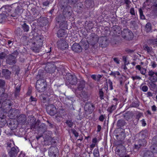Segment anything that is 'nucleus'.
<instances>
[{"mask_svg":"<svg viewBox=\"0 0 157 157\" xmlns=\"http://www.w3.org/2000/svg\"><path fill=\"white\" fill-rule=\"evenodd\" d=\"M155 73L152 70L149 71L148 72V75L149 76H150V77L154 76V75H155Z\"/></svg>","mask_w":157,"mask_h":157,"instance_id":"nucleus-40","label":"nucleus"},{"mask_svg":"<svg viewBox=\"0 0 157 157\" xmlns=\"http://www.w3.org/2000/svg\"><path fill=\"white\" fill-rule=\"evenodd\" d=\"M72 49L75 52H80L82 51V48L80 45L77 43H75L72 46Z\"/></svg>","mask_w":157,"mask_h":157,"instance_id":"nucleus-10","label":"nucleus"},{"mask_svg":"<svg viewBox=\"0 0 157 157\" xmlns=\"http://www.w3.org/2000/svg\"><path fill=\"white\" fill-rule=\"evenodd\" d=\"M47 112L51 116L54 115L56 113V109L55 106L53 105H49L47 108Z\"/></svg>","mask_w":157,"mask_h":157,"instance_id":"nucleus-7","label":"nucleus"},{"mask_svg":"<svg viewBox=\"0 0 157 157\" xmlns=\"http://www.w3.org/2000/svg\"><path fill=\"white\" fill-rule=\"evenodd\" d=\"M6 54L3 52L0 54V59H3L5 58L6 56Z\"/></svg>","mask_w":157,"mask_h":157,"instance_id":"nucleus-35","label":"nucleus"},{"mask_svg":"<svg viewBox=\"0 0 157 157\" xmlns=\"http://www.w3.org/2000/svg\"><path fill=\"white\" fill-rule=\"evenodd\" d=\"M40 98L41 100H43L44 101L46 100V98L45 97L44 95H41L40 97Z\"/></svg>","mask_w":157,"mask_h":157,"instance_id":"nucleus-53","label":"nucleus"},{"mask_svg":"<svg viewBox=\"0 0 157 157\" xmlns=\"http://www.w3.org/2000/svg\"><path fill=\"white\" fill-rule=\"evenodd\" d=\"M54 68H54L53 67H52V68L50 67V68L48 69V66L47 65L45 67V69L47 72L50 73H53L54 72Z\"/></svg>","mask_w":157,"mask_h":157,"instance_id":"nucleus-21","label":"nucleus"},{"mask_svg":"<svg viewBox=\"0 0 157 157\" xmlns=\"http://www.w3.org/2000/svg\"><path fill=\"white\" fill-rule=\"evenodd\" d=\"M99 94L100 95V96L101 98L102 99L103 97V93L102 91H100L99 92Z\"/></svg>","mask_w":157,"mask_h":157,"instance_id":"nucleus-56","label":"nucleus"},{"mask_svg":"<svg viewBox=\"0 0 157 157\" xmlns=\"http://www.w3.org/2000/svg\"><path fill=\"white\" fill-rule=\"evenodd\" d=\"M84 109L89 113L91 112L94 110V106L90 103H87L85 105Z\"/></svg>","mask_w":157,"mask_h":157,"instance_id":"nucleus-12","label":"nucleus"},{"mask_svg":"<svg viewBox=\"0 0 157 157\" xmlns=\"http://www.w3.org/2000/svg\"><path fill=\"white\" fill-rule=\"evenodd\" d=\"M12 144H13V145H14V143L13 141H11V142H10V143H8L7 144L8 147H11V145H12V146H13L12 145Z\"/></svg>","mask_w":157,"mask_h":157,"instance_id":"nucleus-45","label":"nucleus"},{"mask_svg":"<svg viewBox=\"0 0 157 157\" xmlns=\"http://www.w3.org/2000/svg\"><path fill=\"white\" fill-rule=\"evenodd\" d=\"M144 157H154L153 153L151 151H148L145 153Z\"/></svg>","mask_w":157,"mask_h":157,"instance_id":"nucleus-24","label":"nucleus"},{"mask_svg":"<svg viewBox=\"0 0 157 157\" xmlns=\"http://www.w3.org/2000/svg\"><path fill=\"white\" fill-rule=\"evenodd\" d=\"M16 90L18 92L20 90V88L19 87H18V88L17 87V88H16Z\"/></svg>","mask_w":157,"mask_h":157,"instance_id":"nucleus-63","label":"nucleus"},{"mask_svg":"<svg viewBox=\"0 0 157 157\" xmlns=\"http://www.w3.org/2000/svg\"><path fill=\"white\" fill-rule=\"evenodd\" d=\"M93 154L95 157H99V154L98 148H95L94 150Z\"/></svg>","mask_w":157,"mask_h":157,"instance_id":"nucleus-23","label":"nucleus"},{"mask_svg":"<svg viewBox=\"0 0 157 157\" xmlns=\"http://www.w3.org/2000/svg\"><path fill=\"white\" fill-rule=\"evenodd\" d=\"M101 129V127L100 125H98L97 126V132H99Z\"/></svg>","mask_w":157,"mask_h":157,"instance_id":"nucleus-50","label":"nucleus"},{"mask_svg":"<svg viewBox=\"0 0 157 157\" xmlns=\"http://www.w3.org/2000/svg\"><path fill=\"white\" fill-rule=\"evenodd\" d=\"M129 2L130 1H129V0H126L125 1V3L127 4H128Z\"/></svg>","mask_w":157,"mask_h":157,"instance_id":"nucleus-62","label":"nucleus"},{"mask_svg":"<svg viewBox=\"0 0 157 157\" xmlns=\"http://www.w3.org/2000/svg\"><path fill=\"white\" fill-rule=\"evenodd\" d=\"M5 82L4 80H0V87H3V86L5 85Z\"/></svg>","mask_w":157,"mask_h":157,"instance_id":"nucleus-39","label":"nucleus"},{"mask_svg":"<svg viewBox=\"0 0 157 157\" xmlns=\"http://www.w3.org/2000/svg\"><path fill=\"white\" fill-rule=\"evenodd\" d=\"M113 60L114 62H115L117 63H119V60L117 58H115L113 59Z\"/></svg>","mask_w":157,"mask_h":157,"instance_id":"nucleus-47","label":"nucleus"},{"mask_svg":"<svg viewBox=\"0 0 157 157\" xmlns=\"http://www.w3.org/2000/svg\"><path fill=\"white\" fill-rule=\"evenodd\" d=\"M33 40V44L35 45V46L32 48L33 50L35 52H38L40 51V48L43 44V40L39 36L34 37Z\"/></svg>","mask_w":157,"mask_h":157,"instance_id":"nucleus-1","label":"nucleus"},{"mask_svg":"<svg viewBox=\"0 0 157 157\" xmlns=\"http://www.w3.org/2000/svg\"><path fill=\"white\" fill-rule=\"evenodd\" d=\"M66 123L70 127H71L73 126V123L71 121L67 120L66 122Z\"/></svg>","mask_w":157,"mask_h":157,"instance_id":"nucleus-32","label":"nucleus"},{"mask_svg":"<svg viewBox=\"0 0 157 157\" xmlns=\"http://www.w3.org/2000/svg\"><path fill=\"white\" fill-rule=\"evenodd\" d=\"M5 92V89L3 87H0V97L2 96Z\"/></svg>","mask_w":157,"mask_h":157,"instance_id":"nucleus-33","label":"nucleus"},{"mask_svg":"<svg viewBox=\"0 0 157 157\" xmlns=\"http://www.w3.org/2000/svg\"><path fill=\"white\" fill-rule=\"evenodd\" d=\"M131 78L133 80H140L141 79V78L139 76L137 75L132 76Z\"/></svg>","mask_w":157,"mask_h":157,"instance_id":"nucleus-30","label":"nucleus"},{"mask_svg":"<svg viewBox=\"0 0 157 157\" xmlns=\"http://www.w3.org/2000/svg\"><path fill=\"white\" fill-rule=\"evenodd\" d=\"M146 31L147 32H150L151 31V24L149 23H147L146 25Z\"/></svg>","mask_w":157,"mask_h":157,"instance_id":"nucleus-26","label":"nucleus"},{"mask_svg":"<svg viewBox=\"0 0 157 157\" xmlns=\"http://www.w3.org/2000/svg\"><path fill=\"white\" fill-rule=\"evenodd\" d=\"M122 36L127 40H131L133 37V33L128 29H124L121 33Z\"/></svg>","mask_w":157,"mask_h":157,"instance_id":"nucleus-3","label":"nucleus"},{"mask_svg":"<svg viewBox=\"0 0 157 157\" xmlns=\"http://www.w3.org/2000/svg\"><path fill=\"white\" fill-rule=\"evenodd\" d=\"M22 28L23 29L24 31L26 32H28L29 31V26L26 24L25 23H24L22 25Z\"/></svg>","mask_w":157,"mask_h":157,"instance_id":"nucleus-20","label":"nucleus"},{"mask_svg":"<svg viewBox=\"0 0 157 157\" xmlns=\"http://www.w3.org/2000/svg\"><path fill=\"white\" fill-rule=\"evenodd\" d=\"M4 12L2 14H0V22H2L5 21L7 17V16Z\"/></svg>","mask_w":157,"mask_h":157,"instance_id":"nucleus-18","label":"nucleus"},{"mask_svg":"<svg viewBox=\"0 0 157 157\" xmlns=\"http://www.w3.org/2000/svg\"><path fill=\"white\" fill-rule=\"evenodd\" d=\"M141 122L142 123V125L144 126L146 125V123L144 119H143L142 121Z\"/></svg>","mask_w":157,"mask_h":157,"instance_id":"nucleus-52","label":"nucleus"},{"mask_svg":"<svg viewBox=\"0 0 157 157\" xmlns=\"http://www.w3.org/2000/svg\"><path fill=\"white\" fill-rule=\"evenodd\" d=\"M120 157H129V156L128 155L125 154V153L119 154Z\"/></svg>","mask_w":157,"mask_h":157,"instance_id":"nucleus-36","label":"nucleus"},{"mask_svg":"<svg viewBox=\"0 0 157 157\" xmlns=\"http://www.w3.org/2000/svg\"><path fill=\"white\" fill-rule=\"evenodd\" d=\"M152 43L153 44H157V39L152 40Z\"/></svg>","mask_w":157,"mask_h":157,"instance_id":"nucleus-48","label":"nucleus"},{"mask_svg":"<svg viewBox=\"0 0 157 157\" xmlns=\"http://www.w3.org/2000/svg\"><path fill=\"white\" fill-rule=\"evenodd\" d=\"M132 65H133L134 66V65H136V63L135 62H132Z\"/></svg>","mask_w":157,"mask_h":157,"instance_id":"nucleus-64","label":"nucleus"},{"mask_svg":"<svg viewBox=\"0 0 157 157\" xmlns=\"http://www.w3.org/2000/svg\"><path fill=\"white\" fill-rule=\"evenodd\" d=\"M98 40L101 47H105L108 44V41L106 36H102L99 38Z\"/></svg>","mask_w":157,"mask_h":157,"instance_id":"nucleus-6","label":"nucleus"},{"mask_svg":"<svg viewBox=\"0 0 157 157\" xmlns=\"http://www.w3.org/2000/svg\"><path fill=\"white\" fill-rule=\"evenodd\" d=\"M143 48L144 50L147 51V52L149 53H150L151 51V48L149 47L147 45H144L143 47Z\"/></svg>","mask_w":157,"mask_h":157,"instance_id":"nucleus-25","label":"nucleus"},{"mask_svg":"<svg viewBox=\"0 0 157 157\" xmlns=\"http://www.w3.org/2000/svg\"><path fill=\"white\" fill-rule=\"evenodd\" d=\"M108 86H109L110 87V89L111 90H112L113 89V87L112 85V82L110 80H109L108 81Z\"/></svg>","mask_w":157,"mask_h":157,"instance_id":"nucleus-34","label":"nucleus"},{"mask_svg":"<svg viewBox=\"0 0 157 157\" xmlns=\"http://www.w3.org/2000/svg\"><path fill=\"white\" fill-rule=\"evenodd\" d=\"M16 110H14V109H12L10 110L9 112V117L11 119L13 118L15 114V113H16Z\"/></svg>","mask_w":157,"mask_h":157,"instance_id":"nucleus-17","label":"nucleus"},{"mask_svg":"<svg viewBox=\"0 0 157 157\" xmlns=\"http://www.w3.org/2000/svg\"><path fill=\"white\" fill-rule=\"evenodd\" d=\"M66 34V32L62 29H59L57 35L58 37H60L64 36Z\"/></svg>","mask_w":157,"mask_h":157,"instance_id":"nucleus-15","label":"nucleus"},{"mask_svg":"<svg viewBox=\"0 0 157 157\" xmlns=\"http://www.w3.org/2000/svg\"><path fill=\"white\" fill-rule=\"evenodd\" d=\"M85 86V82L84 81H81L79 84L78 89L75 90H73L74 92L76 94H78L80 93V91H82L83 89L84 88Z\"/></svg>","mask_w":157,"mask_h":157,"instance_id":"nucleus-8","label":"nucleus"},{"mask_svg":"<svg viewBox=\"0 0 157 157\" xmlns=\"http://www.w3.org/2000/svg\"><path fill=\"white\" fill-rule=\"evenodd\" d=\"M68 77V79L66 81V84H67L68 83L71 85H75L77 82V78L74 75H72L70 74L67 75Z\"/></svg>","mask_w":157,"mask_h":157,"instance_id":"nucleus-4","label":"nucleus"},{"mask_svg":"<svg viewBox=\"0 0 157 157\" xmlns=\"http://www.w3.org/2000/svg\"><path fill=\"white\" fill-rule=\"evenodd\" d=\"M149 79L153 82H156L157 80V78L156 76H153L151 77H149Z\"/></svg>","mask_w":157,"mask_h":157,"instance_id":"nucleus-31","label":"nucleus"},{"mask_svg":"<svg viewBox=\"0 0 157 157\" xmlns=\"http://www.w3.org/2000/svg\"><path fill=\"white\" fill-rule=\"evenodd\" d=\"M30 98L31 99L32 101H36V99L35 98H33L32 96H31Z\"/></svg>","mask_w":157,"mask_h":157,"instance_id":"nucleus-58","label":"nucleus"},{"mask_svg":"<svg viewBox=\"0 0 157 157\" xmlns=\"http://www.w3.org/2000/svg\"><path fill=\"white\" fill-rule=\"evenodd\" d=\"M110 75H111L115 77L116 75H120V73L118 71H116L115 72L112 71L110 74Z\"/></svg>","mask_w":157,"mask_h":157,"instance_id":"nucleus-28","label":"nucleus"},{"mask_svg":"<svg viewBox=\"0 0 157 157\" xmlns=\"http://www.w3.org/2000/svg\"><path fill=\"white\" fill-rule=\"evenodd\" d=\"M92 143H94V144H96V143L97 142V139L96 138H93L92 140Z\"/></svg>","mask_w":157,"mask_h":157,"instance_id":"nucleus-55","label":"nucleus"},{"mask_svg":"<svg viewBox=\"0 0 157 157\" xmlns=\"http://www.w3.org/2000/svg\"><path fill=\"white\" fill-rule=\"evenodd\" d=\"M91 77L92 78L94 79V80L96 79L97 76L96 75H91Z\"/></svg>","mask_w":157,"mask_h":157,"instance_id":"nucleus-57","label":"nucleus"},{"mask_svg":"<svg viewBox=\"0 0 157 157\" xmlns=\"http://www.w3.org/2000/svg\"><path fill=\"white\" fill-rule=\"evenodd\" d=\"M151 109L153 111H155L156 110V108L155 105H153L151 107Z\"/></svg>","mask_w":157,"mask_h":157,"instance_id":"nucleus-51","label":"nucleus"},{"mask_svg":"<svg viewBox=\"0 0 157 157\" xmlns=\"http://www.w3.org/2000/svg\"><path fill=\"white\" fill-rule=\"evenodd\" d=\"M147 97H152L153 95L150 92H148L147 94Z\"/></svg>","mask_w":157,"mask_h":157,"instance_id":"nucleus-49","label":"nucleus"},{"mask_svg":"<svg viewBox=\"0 0 157 157\" xmlns=\"http://www.w3.org/2000/svg\"><path fill=\"white\" fill-rule=\"evenodd\" d=\"M73 133L75 137H77L78 136V134L75 130H73Z\"/></svg>","mask_w":157,"mask_h":157,"instance_id":"nucleus-44","label":"nucleus"},{"mask_svg":"<svg viewBox=\"0 0 157 157\" xmlns=\"http://www.w3.org/2000/svg\"><path fill=\"white\" fill-rule=\"evenodd\" d=\"M126 65L124 64V65L123 66V68L124 70H126L127 69V67L126 66Z\"/></svg>","mask_w":157,"mask_h":157,"instance_id":"nucleus-60","label":"nucleus"},{"mask_svg":"<svg viewBox=\"0 0 157 157\" xmlns=\"http://www.w3.org/2000/svg\"><path fill=\"white\" fill-rule=\"evenodd\" d=\"M152 67L154 68L156 67L157 65L155 62H152L151 63Z\"/></svg>","mask_w":157,"mask_h":157,"instance_id":"nucleus-43","label":"nucleus"},{"mask_svg":"<svg viewBox=\"0 0 157 157\" xmlns=\"http://www.w3.org/2000/svg\"><path fill=\"white\" fill-rule=\"evenodd\" d=\"M139 12L140 15V18L142 19H144L145 17L143 15L142 13V10H139Z\"/></svg>","mask_w":157,"mask_h":157,"instance_id":"nucleus-37","label":"nucleus"},{"mask_svg":"<svg viewBox=\"0 0 157 157\" xmlns=\"http://www.w3.org/2000/svg\"><path fill=\"white\" fill-rule=\"evenodd\" d=\"M58 46L62 49H65L68 47L67 42L65 40H60L58 42Z\"/></svg>","mask_w":157,"mask_h":157,"instance_id":"nucleus-11","label":"nucleus"},{"mask_svg":"<svg viewBox=\"0 0 157 157\" xmlns=\"http://www.w3.org/2000/svg\"><path fill=\"white\" fill-rule=\"evenodd\" d=\"M114 31L115 32L117 36H119V35H118L117 34H119L121 33V31L119 29V30L117 29V30H115Z\"/></svg>","mask_w":157,"mask_h":157,"instance_id":"nucleus-46","label":"nucleus"},{"mask_svg":"<svg viewBox=\"0 0 157 157\" xmlns=\"http://www.w3.org/2000/svg\"><path fill=\"white\" fill-rule=\"evenodd\" d=\"M140 88L143 92H147L148 90V88L147 86H143L142 85L141 86Z\"/></svg>","mask_w":157,"mask_h":157,"instance_id":"nucleus-27","label":"nucleus"},{"mask_svg":"<svg viewBox=\"0 0 157 157\" xmlns=\"http://www.w3.org/2000/svg\"><path fill=\"white\" fill-rule=\"evenodd\" d=\"M101 77H102L101 75H98L97 77V79L98 80H99Z\"/></svg>","mask_w":157,"mask_h":157,"instance_id":"nucleus-59","label":"nucleus"},{"mask_svg":"<svg viewBox=\"0 0 157 157\" xmlns=\"http://www.w3.org/2000/svg\"><path fill=\"white\" fill-rule=\"evenodd\" d=\"M105 118V116L103 115H101L99 117V120L101 121H103Z\"/></svg>","mask_w":157,"mask_h":157,"instance_id":"nucleus-38","label":"nucleus"},{"mask_svg":"<svg viewBox=\"0 0 157 157\" xmlns=\"http://www.w3.org/2000/svg\"><path fill=\"white\" fill-rule=\"evenodd\" d=\"M143 142V143L142 144H140L139 146H138V145H135V148H139L142 145H145L146 144V141L145 139H143L142 140H140L139 142Z\"/></svg>","mask_w":157,"mask_h":157,"instance_id":"nucleus-19","label":"nucleus"},{"mask_svg":"<svg viewBox=\"0 0 157 157\" xmlns=\"http://www.w3.org/2000/svg\"><path fill=\"white\" fill-rule=\"evenodd\" d=\"M19 152L18 148L13 147L11 148V150L9 152L10 157H15Z\"/></svg>","mask_w":157,"mask_h":157,"instance_id":"nucleus-9","label":"nucleus"},{"mask_svg":"<svg viewBox=\"0 0 157 157\" xmlns=\"http://www.w3.org/2000/svg\"><path fill=\"white\" fill-rule=\"evenodd\" d=\"M130 13L132 15H135V11L134 8H131L130 11Z\"/></svg>","mask_w":157,"mask_h":157,"instance_id":"nucleus-42","label":"nucleus"},{"mask_svg":"<svg viewBox=\"0 0 157 157\" xmlns=\"http://www.w3.org/2000/svg\"><path fill=\"white\" fill-rule=\"evenodd\" d=\"M7 63L10 65H13L16 63V56L10 55L6 60Z\"/></svg>","mask_w":157,"mask_h":157,"instance_id":"nucleus-13","label":"nucleus"},{"mask_svg":"<svg viewBox=\"0 0 157 157\" xmlns=\"http://www.w3.org/2000/svg\"><path fill=\"white\" fill-rule=\"evenodd\" d=\"M136 68L140 71V73L143 75H145L146 70L143 67H141L140 65H137Z\"/></svg>","mask_w":157,"mask_h":157,"instance_id":"nucleus-16","label":"nucleus"},{"mask_svg":"<svg viewBox=\"0 0 157 157\" xmlns=\"http://www.w3.org/2000/svg\"><path fill=\"white\" fill-rule=\"evenodd\" d=\"M119 147H117L116 148L117 151L118 153L120 152V150L119 149Z\"/></svg>","mask_w":157,"mask_h":157,"instance_id":"nucleus-61","label":"nucleus"},{"mask_svg":"<svg viewBox=\"0 0 157 157\" xmlns=\"http://www.w3.org/2000/svg\"><path fill=\"white\" fill-rule=\"evenodd\" d=\"M123 60L124 61V64L127 65L128 64V62L127 61L126 57L125 56H124L123 57Z\"/></svg>","mask_w":157,"mask_h":157,"instance_id":"nucleus-41","label":"nucleus"},{"mask_svg":"<svg viewBox=\"0 0 157 157\" xmlns=\"http://www.w3.org/2000/svg\"><path fill=\"white\" fill-rule=\"evenodd\" d=\"M96 144H95L93 143L90 145V147L91 148V150L95 146Z\"/></svg>","mask_w":157,"mask_h":157,"instance_id":"nucleus-54","label":"nucleus"},{"mask_svg":"<svg viewBox=\"0 0 157 157\" xmlns=\"http://www.w3.org/2000/svg\"><path fill=\"white\" fill-rule=\"evenodd\" d=\"M46 86V83L44 79H39L37 81L36 87L38 91H44L45 90Z\"/></svg>","mask_w":157,"mask_h":157,"instance_id":"nucleus-2","label":"nucleus"},{"mask_svg":"<svg viewBox=\"0 0 157 157\" xmlns=\"http://www.w3.org/2000/svg\"><path fill=\"white\" fill-rule=\"evenodd\" d=\"M116 108V106L114 105H113L111 107L109 108L107 110L109 112L111 113L113 110L115 109Z\"/></svg>","mask_w":157,"mask_h":157,"instance_id":"nucleus-29","label":"nucleus"},{"mask_svg":"<svg viewBox=\"0 0 157 157\" xmlns=\"http://www.w3.org/2000/svg\"><path fill=\"white\" fill-rule=\"evenodd\" d=\"M81 93H78L79 94L80 96L83 98H85V99L87 97V93L86 92L84 91H81Z\"/></svg>","mask_w":157,"mask_h":157,"instance_id":"nucleus-22","label":"nucleus"},{"mask_svg":"<svg viewBox=\"0 0 157 157\" xmlns=\"http://www.w3.org/2000/svg\"><path fill=\"white\" fill-rule=\"evenodd\" d=\"M58 148L54 147H50L48 152L49 156L51 157H56L58 153Z\"/></svg>","mask_w":157,"mask_h":157,"instance_id":"nucleus-5","label":"nucleus"},{"mask_svg":"<svg viewBox=\"0 0 157 157\" xmlns=\"http://www.w3.org/2000/svg\"><path fill=\"white\" fill-rule=\"evenodd\" d=\"M3 75L5 76L6 78H9L11 72L6 69H3L2 71Z\"/></svg>","mask_w":157,"mask_h":157,"instance_id":"nucleus-14","label":"nucleus"}]
</instances>
